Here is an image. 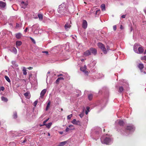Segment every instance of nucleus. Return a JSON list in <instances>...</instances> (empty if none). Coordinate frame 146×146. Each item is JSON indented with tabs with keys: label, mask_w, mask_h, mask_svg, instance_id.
Returning a JSON list of instances; mask_svg holds the SVG:
<instances>
[{
	"label": "nucleus",
	"mask_w": 146,
	"mask_h": 146,
	"mask_svg": "<svg viewBox=\"0 0 146 146\" xmlns=\"http://www.w3.org/2000/svg\"><path fill=\"white\" fill-rule=\"evenodd\" d=\"M58 12L62 15H66V14H65L67 12V9L66 7L65 4L63 3L60 5L59 6V8L58 10Z\"/></svg>",
	"instance_id": "nucleus-1"
},
{
	"label": "nucleus",
	"mask_w": 146,
	"mask_h": 146,
	"mask_svg": "<svg viewBox=\"0 0 146 146\" xmlns=\"http://www.w3.org/2000/svg\"><path fill=\"white\" fill-rule=\"evenodd\" d=\"M139 45L137 44H135L134 46V51L137 53L139 54H141L142 53L143 51L144 50L142 46L138 47Z\"/></svg>",
	"instance_id": "nucleus-2"
},
{
	"label": "nucleus",
	"mask_w": 146,
	"mask_h": 146,
	"mask_svg": "<svg viewBox=\"0 0 146 146\" xmlns=\"http://www.w3.org/2000/svg\"><path fill=\"white\" fill-rule=\"evenodd\" d=\"M101 141L102 143L106 144H110L112 141V139L110 137H106L104 139L102 137L101 138Z\"/></svg>",
	"instance_id": "nucleus-3"
},
{
	"label": "nucleus",
	"mask_w": 146,
	"mask_h": 146,
	"mask_svg": "<svg viewBox=\"0 0 146 146\" xmlns=\"http://www.w3.org/2000/svg\"><path fill=\"white\" fill-rule=\"evenodd\" d=\"M32 31L35 34H37L38 32V30H40V29L39 28V25L36 24L33 25L31 27Z\"/></svg>",
	"instance_id": "nucleus-4"
},
{
	"label": "nucleus",
	"mask_w": 146,
	"mask_h": 146,
	"mask_svg": "<svg viewBox=\"0 0 146 146\" xmlns=\"http://www.w3.org/2000/svg\"><path fill=\"white\" fill-rule=\"evenodd\" d=\"M98 46L103 51L104 54H106L107 53L106 49L103 44L99 42L98 43Z\"/></svg>",
	"instance_id": "nucleus-5"
},
{
	"label": "nucleus",
	"mask_w": 146,
	"mask_h": 146,
	"mask_svg": "<svg viewBox=\"0 0 146 146\" xmlns=\"http://www.w3.org/2000/svg\"><path fill=\"white\" fill-rule=\"evenodd\" d=\"M6 3L2 1H0V9L3 10L5 8Z\"/></svg>",
	"instance_id": "nucleus-6"
},
{
	"label": "nucleus",
	"mask_w": 146,
	"mask_h": 146,
	"mask_svg": "<svg viewBox=\"0 0 146 146\" xmlns=\"http://www.w3.org/2000/svg\"><path fill=\"white\" fill-rule=\"evenodd\" d=\"M127 129L130 131H133L135 130V127L133 125H128L127 127Z\"/></svg>",
	"instance_id": "nucleus-7"
},
{
	"label": "nucleus",
	"mask_w": 146,
	"mask_h": 146,
	"mask_svg": "<svg viewBox=\"0 0 146 146\" xmlns=\"http://www.w3.org/2000/svg\"><path fill=\"white\" fill-rule=\"evenodd\" d=\"M86 66H84V67H81L80 68V70L84 72V74L86 75H88V72L87 71H86Z\"/></svg>",
	"instance_id": "nucleus-8"
},
{
	"label": "nucleus",
	"mask_w": 146,
	"mask_h": 146,
	"mask_svg": "<svg viewBox=\"0 0 146 146\" xmlns=\"http://www.w3.org/2000/svg\"><path fill=\"white\" fill-rule=\"evenodd\" d=\"M71 123L74 125H79L80 124V122L79 120L77 121L76 119H74L72 121Z\"/></svg>",
	"instance_id": "nucleus-9"
},
{
	"label": "nucleus",
	"mask_w": 146,
	"mask_h": 146,
	"mask_svg": "<svg viewBox=\"0 0 146 146\" xmlns=\"http://www.w3.org/2000/svg\"><path fill=\"white\" fill-rule=\"evenodd\" d=\"M117 123H118V124L120 126H123L124 124V122L123 121L120 120H117L115 122V124H116Z\"/></svg>",
	"instance_id": "nucleus-10"
},
{
	"label": "nucleus",
	"mask_w": 146,
	"mask_h": 146,
	"mask_svg": "<svg viewBox=\"0 0 146 146\" xmlns=\"http://www.w3.org/2000/svg\"><path fill=\"white\" fill-rule=\"evenodd\" d=\"M82 27L84 29H86L87 27V23L86 21L85 20H83L82 24Z\"/></svg>",
	"instance_id": "nucleus-11"
},
{
	"label": "nucleus",
	"mask_w": 146,
	"mask_h": 146,
	"mask_svg": "<svg viewBox=\"0 0 146 146\" xmlns=\"http://www.w3.org/2000/svg\"><path fill=\"white\" fill-rule=\"evenodd\" d=\"M46 92V89H44L42 90L40 94V97L42 98L45 94Z\"/></svg>",
	"instance_id": "nucleus-12"
},
{
	"label": "nucleus",
	"mask_w": 146,
	"mask_h": 146,
	"mask_svg": "<svg viewBox=\"0 0 146 146\" xmlns=\"http://www.w3.org/2000/svg\"><path fill=\"white\" fill-rule=\"evenodd\" d=\"M27 5V3H25L23 1H22L21 3V7L23 9H25Z\"/></svg>",
	"instance_id": "nucleus-13"
},
{
	"label": "nucleus",
	"mask_w": 146,
	"mask_h": 146,
	"mask_svg": "<svg viewBox=\"0 0 146 146\" xmlns=\"http://www.w3.org/2000/svg\"><path fill=\"white\" fill-rule=\"evenodd\" d=\"M70 23H67L65 25L64 27L66 30H67L68 29L70 28L71 26L70 24Z\"/></svg>",
	"instance_id": "nucleus-14"
},
{
	"label": "nucleus",
	"mask_w": 146,
	"mask_h": 146,
	"mask_svg": "<svg viewBox=\"0 0 146 146\" xmlns=\"http://www.w3.org/2000/svg\"><path fill=\"white\" fill-rule=\"evenodd\" d=\"M138 68H139L141 72H142V70L144 68L143 64L141 63L139 64L138 66Z\"/></svg>",
	"instance_id": "nucleus-15"
},
{
	"label": "nucleus",
	"mask_w": 146,
	"mask_h": 146,
	"mask_svg": "<svg viewBox=\"0 0 146 146\" xmlns=\"http://www.w3.org/2000/svg\"><path fill=\"white\" fill-rule=\"evenodd\" d=\"M91 52L89 50H87L84 52V55L85 56H87L90 54Z\"/></svg>",
	"instance_id": "nucleus-16"
},
{
	"label": "nucleus",
	"mask_w": 146,
	"mask_h": 146,
	"mask_svg": "<svg viewBox=\"0 0 146 146\" xmlns=\"http://www.w3.org/2000/svg\"><path fill=\"white\" fill-rule=\"evenodd\" d=\"M97 53V50L96 49L92 48V53L95 55Z\"/></svg>",
	"instance_id": "nucleus-17"
},
{
	"label": "nucleus",
	"mask_w": 146,
	"mask_h": 146,
	"mask_svg": "<svg viewBox=\"0 0 146 146\" xmlns=\"http://www.w3.org/2000/svg\"><path fill=\"white\" fill-rule=\"evenodd\" d=\"M21 34L20 33H17L16 34V37L18 39H19L21 38Z\"/></svg>",
	"instance_id": "nucleus-18"
},
{
	"label": "nucleus",
	"mask_w": 146,
	"mask_h": 146,
	"mask_svg": "<svg viewBox=\"0 0 146 146\" xmlns=\"http://www.w3.org/2000/svg\"><path fill=\"white\" fill-rule=\"evenodd\" d=\"M16 45L17 47V46H20L22 44V42L20 41H17L16 42Z\"/></svg>",
	"instance_id": "nucleus-19"
},
{
	"label": "nucleus",
	"mask_w": 146,
	"mask_h": 146,
	"mask_svg": "<svg viewBox=\"0 0 146 146\" xmlns=\"http://www.w3.org/2000/svg\"><path fill=\"white\" fill-rule=\"evenodd\" d=\"M1 100L5 102H7L8 101L7 99L3 96H2L1 98Z\"/></svg>",
	"instance_id": "nucleus-20"
},
{
	"label": "nucleus",
	"mask_w": 146,
	"mask_h": 146,
	"mask_svg": "<svg viewBox=\"0 0 146 146\" xmlns=\"http://www.w3.org/2000/svg\"><path fill=\"white\" fill-rule=\"evenodd\" d=\"M67 143V141H64L61 142L58 146H63Z\"/></svg>",
	"instance_id": "nucleus-21"
},
{
	"label": "nucleus",
	"mask_w": 146,
	"mask_h": 146,
	"mask_svg": "<svg viewBox=\"0 0 146 146\" xmlns=\"http://www.w3.org/2000/svg\"><path fill=\"white\" fill-rule=\"evenodd\" d=\"M101 8L102 10L103 11L105 9V5L104 4H102L101 6Z\"/></svg>",
	"instance_id": "nucleus-22"
},
{
	"label": "nucleus",
	"mask_w": 146,
	"mask_h": 146,
	"mask_svg": "<svg viewBox=\"0 0 146 146\" xmlns=\"http://www.w3.org/2000/svg\"><path fill=\"white\" fill-rule=\"evenodd\" d=\"M22 70L23 71V74L24 75H26L27 74V72L26 68L25 67H23Z\"/></svg>",
	"instance_id": "nucleus-23"
},
{
	"label": "nucleus",
	"mask_w": 146,
	"mask_h": 146,
	"mask_svg": "<svg viewBox=\"0 0 146 146\" xmlns=\"http://www.w3.org/2000/svg\"><path fill=\"white\" fill-rule=\"evenodd\" d=\"M74 129H75L74 127H73V128L71 129V128H69V127H67L65 131L66 132H68L71 130H74Z\"/></svg>",
	"instance_id": "nucleus-24"
},
{
	"label": "nucleus",
	"mask_w": 146,
	"mask_h": 146,
	"mask_svg": "<svg viewBox=\"0 0 146 146\" xmlns=\"http://www.w3.org/2000/svg\"><path fill=\"white\" fill-rule=\"evenodd\" d=\"M52 124V123L51 122H50L48 124H46L45 125L46 126V127L48 128H49L51 126V125Z\"/></svg>",
	"instance_id": "nucleus-25"
},
{
	"label": "nucleus",
	"mask_w": 146,
	"mask_h": 146,
	"mask_svg": "<svg viewBox=\"0 0 146 146\" xmlns=\"http://www.w3.org/2000/svg\"><path fill=\"white\" fill-rule=\"evenodd\" d=\"M38 15L39 19L40 20H42L43 19V17L42 14H38Z\"/></svg>",
	"instance_id": "nucleus-26"
},
{
	"label": "nucleus",
	"mask_w": 146,
	"mask_h": 146,
	"mask_svg": "<svg viewBox=\"0 0 146 146\" xmlns=\"http://www.w3.org/2000/svg\"><path fill=\"white\" fill-rule=\"evenodd\" d=\"M86 111L85 113L86 115H87L88 112L90 111V108L88 107H87L86 108Z\"/></svg>",
	"instance_id": "nucleus-27"
},
{
	"label": "nucleus",
	"mask_w": 146,
	"mask_h": 146,
	"mask_svg": "<svg viewBox=\"0 0 146 146\" xmlns=\"http://www.w3.org/2000/svg\"><path fill=\"white\" fill-rule=\"evenodd\" d=\"M12 52L14 53L15 54H16L17 53V50L16 48L15 47H14L12 49Z\"/></svg>",
	"instance_id": "nucleus-28"
},
{
	"label": "nucleus",
	"mask_w": 146,
	"mask_h": 146,
	"mask_svg": "<svg viewBox=\"0 0 146 146\" xmlns=\"http://www.w3.org/2000/svg\"><path fill=\"white\" fill-rule=\"evenodd\" d=\"M100 13V9H97L96 10L95 12V14L96 15H99Z\"/></svg>",
	"instance_id": "nucleus-29"
},
{
	"label": "nucleus",
	"mask_w": 146,
	"mask_h": 146,
	"mask_svg": "<svg viewBox=\"0 0 146 146\" xmlns=\"http://www.w3.org/2000/svg\"><path fill=\"white\" fill-rule=\"evenodd\" d=\"M123 88L122 87H120L119 88V92H122L123 91Z\"/></svg>",
	"instance_id": "nucleus-30"
},
{
	"label": "nucleus",
	"mask_w": 146,
	"mask_h": 146,
	"mask_svg": "<svg viewBox=\"0 0 146 146\" xmlns=\"http://www.w3.org/2000/svg\"><path fill=\"white\" fill-rule=\"evenodd\" d=\"M5 79L7 80V81L8 82H11L9 78L7 76H5Z\"/></svg>",
	"instance_id": "nucleus-31"
},
{
	"label": "nucleus",
	"mask_w": 146,
	"mask_h": 146,
	"mask_svg": "<svg viewBox=\"0 0 146 146\" xmlns=\"http://www.w3.org/2000/svg\"><path fill=\"white\" fill-rule=\"evenodd\" d=\"M100 74L99 73L97 74L96 76H95V78H101V77L100 76Z\"/></svg>",
	"instance_id": "nucleus-32"
},
{
	"label": "nucleus",
	"mask_w": 146,
	"mask_h": 146,
	"mask_svg": "<svg viewBox=\"0 0 146 146\" xmlns=\"http://www.w3.org/2000/svg\"><path fill=\"white\" fill-rule=\"evenodd\" d=\"M13 117L15 119L17 117V113L16 112H15L14 113Z\"/></svg>",
	"instance_id": "nucleus-33"
},
{
	"label": "nucleus",
	"mask_w": 146,
	"mask_h": 146,
	"mask_svg": "<svg viewBox=\"0 0 146 146\" xmlns=\"http://www.w3.org/2000/svg\"><path fill=\"white\" fill-rule=\"evenodd\" d=\"M29 94V93L27 92L25 93L24 95L26 98H29V97H28Z\"/></svg>",
	"instance_id": "nucleus-34"
},
{
	"label": "nucleus",
	"mask_w": 146,
	"mask_h": 146,
	"mask_svg": "<svg viewBox=\"0 0 146 146\" xmlns=\"http://www.w3.org/2000/svg\"><path fill=\"white\" fill-rule=\"evenodd\" d=\"M72 114H71L68 115L67 116V119L68 120H70L71 119V118L72 117Z\"/></svg>",
	"instance_id": "nucleus-35"
},
{
	"label": "nucleus",
	"mask_w": 146,
	"mask_h": 146,
	"mask_svg": "<svg viewBox=\"0 0 146 146\" xmlns=\"http://www.w3.org/2000/svg\"><path fill=\"white\" fill-rule=\"evenodd\" d=\"M21 23H20V24L17 23V25H16V28H18L20 27H21Z\"/></svg>",
	"instance_id": "nucleus-36"
},
{
	"label": "nucleus",
	"mask_w": 146,
	"mask_h": 146,
	"mask_svg": "<svg viewBox=\"0 0 146 146\" xmlns=\"http://www.w3.org/2000/svg\"><path fill=\"white\" fill-rule=\"evenodd\" d=\"M141 72L143 73L144 74H146V68H144L143 70H142Z\"/></svg>",
	"instance_id": "nucleus-37"
},
{
	"label": "nucleus",
	"mask_w": 146,
	"mask_h": 146,
	"mask_svg": "<svg viewBox=\"0 0 146 146\" xmlns=\"http://www.w3.org/2000/svg\"><path fill=\"white\" fill-rule=\"evenodd\" d=\"M49 119L48 118L43 121V125H45L46 124V123L48 121V120H49Z\"/></svg>",
	"instance_id": "nucleus-38"
},
{
	"label": "nucleus",
	"mask_w": 146,
	"mask_h": 146,
	"mask_svg": "<svg viewBox=\"0 0 146 146\" xmlns=\"http://www.w3.org/2000/svg\"><path fill=\"white\" fill-rule=\"evenodd\" d=\"M38 101L37 100L35 101L33 103V105L35 107L37 105Z\"/></svg>",
	"instance_id": "nucleus-39"
},
{
	"label": "nucleus",
	"mask_w": 146,
	"mask_h": 146,
	"mask_svg": "<svg viewBox=\"0 0 146 146\" xmlns=\"http://www.w3.org/2000/svg\"><path fill=\"white\" fill-rule=\"evenodd\" d=\"M113 29L114 31H115L117 29V27L116 25H114L113 27Z\"/></svg>",
	"instance_id": "nucleus-40"
},
{
	"label": "nucleus",
	"mask_w": 146,
	"mask_h": 146,
	"mask_svg": "<svg viewBox=\"0 0 146 146\" xmlns=\"http://www.w3.org/2000/svg\"><path fill=\"white\" fill-rule=\"evenodd\" d=\"M68 127L70 128H73V127H74V125H69L68 126Z\"/></svg>",
	"instance_id": "nucleus-41"
},
{
	"label": "nucleus",
	"mask_w": 146,
	"mask_h": 146,
	"mask_svg": "<svg viewBox=\"0 0 146 146\" xmlns=\"http://www.w3.org/2000/svg\"><path fill=\"white\" fill-rule=\"evenodd\" d=\"M84 116V113H82L79 115V116L80 117L82 118Z\"/></svg>",
	"instance_id": "nucleus-42"
},
{
	"label": "nucleus",
	"mask_w": 146,
	"mask_h": 146,
	"mask_svg": "<svg viewBox=\"0 0 146 146\" xmlns=\"http://www.w3.org/2000/svg\"><path fill=\"white\" fill-rule=\"evenodd\" d=\"M50 102H49L48 103L47 106H46L47 108H48L50 106Z\"/></svg>",
	"instance_id": "nucleus-43"
},
{
	"label": "nucleus",
	"mask_w": 146,
	"mask_h": 146,
	"mask_svg": "<svg viewBox=\"0 0 146 146\" xmlns=\"http://www.w3.org/2000/svg\"><path fill=\"white\" fill-rule=\"evenodd\" d=\"M0 88L1 90L2 91H3L5 89V88L3 86H2L0 87Z\"/></svg>",
	"instance_id": "nucleus-44"
},
{
	"label": "nucleus",
	"mask_w": 146,
	"mask_h": 146,
	"mask_svg": "<svg viewBox=\"0 0 146 146\" xmlns=\"http://www.w3.org/2000/svg\"><path fill=\"white\" fill-rule=\"evenodd\" d=\"M88 98L89 100H91V95H89L88 96Z\"/></svg>",
	"instance_id": "nucleus-45"
},
{
	"label": "nucleus",
	"mask_w": 146,
	"mask_h": 146,
	"mask_svg": "<svg viewBox=\"0 0 146 146\" xmlns=\"http://www.w3.org/2000/svg\"><path fill=\"white\" fill-rule=\"evenodd\" d=\"M58 79L59 80H64V78L63 77H60L58 78Z\"/></svg>",
	"instance_id": "nucleus-46"
},
{
	"label": "nucleus",
	"mask_w": 146,
	"mask_h": 146,
	"mask_svg": "<svg viewBox=\"0 0 146 146\" xmlns=\"http://www.w3.org/2000/svg\"><path fill=\"white\" fill-rule=\"evenodd\" d=\"M142 59L143 60H146V56H144L142 58Z\"/></svg>",
	"instance_id": "nucleus-47"
},
{
	"label": "nucleus",
	"mask_w": 146,
	"mask_h": 146,
	"mask_svg": "<svg viewBox=\"0 0 146 146\" xmlns=\"http://www.w3.org/2000/svg\"><path fill=\"white\" fill-rule=\"evenodd\" d=\"M42 52L44 53H45L46 54H48V52L46 51H43Z\"/></svg>",
	"instance_id": "nucleus-48"
},
{
	"label": "nucleus",
	"mask_w": 146,
	"mask_h": 146,
	"mask_svg": "<svg viewBox=\"0 0 146 146\" xmlns=\"http://www.w3.org/2000/svg\"><path fill=\"white\" fill-rule=\"evenodd\" d=\"M57 76H63V75L62 74H60L57 75Z\"/></svg>",
	"instance_id": "nucleus-49"
},
{
	"label": "nucleus",
	"mask_w": 146,
	"mask_h": 146,
	"mask_svg": "<svg viewBox=\"0 0 146 146\" xmlns=\"http://www.w3.org/2000/svg\"><path fill=\"white\" fill-rule=\"evenodd\" d=\"M60 80H59L58 79V78L56 80V83H58L59 82Z\"/></svg>",
	"instance_id": "nucleus-50"
},
{
	"label": "nucleus",
	"mask_w": 146,
	"mask_h": 146,
	"mask_svg": "<svg viewBox=\"0 0 146 146\" xmlns=\"http://www.w3.org/2000/svg\"><path fill=\"white\" fill-rule=\"evenodd\" d=\"M33 68L32 67H29L28 68H27L29 70H31L33 69Z\"/></svg>",
	"instance_id": "nucleus-51"
},
{
	"label": "nucleus",
	"mask_w": 146,
	"mask_h": 146,
	"mask_svg": "<svg viewBox=\"0 0 146 146\" xmlns=\"http://www.w3.org/2000/svg\"><path fill=\"white\" fill-rule=\"evenodd\" d=\"M28 27H27L25 29V30H24V31L25 32H27V30H28Z\"/></svg>",
	"instance_id": "nucleus-52"
},
{
	"label": "nucleus",
	"mask_w": 146,
	"mask_h": 146,
	"mask_svg": "<svg viewBox=\"0 0 146 146\" xmlns=\"http://www.w3.org/2000/svg\"><path fill=\"white\" fill-rule=\"evenodd\" d=\"M30 38L32 40L33 42L34 43H35V42L34 39H33L32 38L30 37Z\"/></svg>",
	"instance_id": "nucleus-53"
},
{
	"label": "nucleus",
	"mask_w": 146,
	"mask_h": 146,
	"mask_svg": "<svg viewBox=\"0 0 146 146\" xmlns=\"http://www.w3.org/2000/svg\"><path fill=\"white\" fill-rule=\"evenodd\" d=\"M125 15H123L121 16V17L123 18H125Z\"/></svg>",
	"instance_id": "nucleus-54"
},
{
	"label": "nucleus",
	"mask_w": 146,
	"mask_h": 146,
	"mask_svg": "<svg viewBox=\"0 0 146 146\" xmlns=\"http://www.w3.org/2000/svg\"><path fill=\"white\" fill-rule=\"evenodd\" d=\"M12 63L13 65H15V62L14 61H13L12 62Z\"/></svg>",
	"instance_id": "nucleus-55"
},
{
	"label": "nucleus",
	"mask_w": 146,
	"mask_h": 146,
	"mask_svg": "<svg viewBox=\"0 0 146 146\" xmlns=\"http://www.w3.org/2000/svg\"><path fill=\"white\" fill-rule=\"evenodd\" d=\"M59 133L60 134H62L63 133V132L62 131H59Z\"/></svg>",
	"instance_id": "nucleus-56"
},
{
	"label": "nucleus",
	"mask_w": 146,
	"mask_h": 146,
	"mask_svg": "<svg viewBox=\"0 0 146 146\" xmlns=\"http://www.w3.org/2000/svg\"><path fill=\"white\" fill-rule=\"evenodd\" d=\"M120 28L121 29H123V27L122 25H121L120 26Z\"/></svg>",
	"instance_id": "nucleus-57"
},
{
	"label": "nucleus",
	"mask_w": 146,
	"mask_h": 146,
	"mask_svg": "<svg viewBox=\"0 0 146 146\" xmlns=\"http://www.w3.org/2000/svg\"><path fill=\"white\" fill-rule=\"evenodd\" d=\"M26 139H25V140H24L23 141V142L22 143H24L26 141Z\"/></svg>",
	"instance_id": "nucleus-58"
},
{
	"label": "nucleus",
	"mask_w": 146,
	"mask_h": 146,
	"mask_svg": "<svg viewBox=\"0 0 146 146\" xmlns=\"http://www.w3.org/2000/svg\"><path fill=\"white\" fill-rule=\"evenodd\" d=\"M93 63H94V66L96 64V61L93 62Z\"/></svg>",
	"instance_id": "nucleus-59"
},
{
	"label": "nucleus",
	"mask_w": 146,
	"mask_h": 146,
	"mask_svg": "<svg viewBox=\"0 0 146 146\" xmlns=\"http://www.w3.org/2000/svg\"><path fill=\"white\" fill-rule=\"evenodd\" d=\"M133 30V28H132V27H131V28H130V30H131V31H132Z\"/></svg>",
	"instance_id": "nucleus-60"
},
{
	"label": "nucleus",
	"mask_w": 146,
	"mask_h": 146,
	"mask_svg": "<svg viewBox=\"0 0 146 146\" xmlns=\"http://www.w3.org/2000/svg\"><path fill=\"white\" fill-rule=\"evenodd\" d=\"M87 91H85V92H84V93H85V94H86V93H87Z\"/></svg>",
	"instance_id": "nucleus-61"
},
{
	"label": "nucleus",
	"mask_w": 146,
	"mask_h": 146,
	"mask_svg": "<svg viewBox=\"0 0 146 146\" xmlns=\"http://www.w3.org/2000/svg\"><path fill=\"white\" fill-rule=\"evenodd\" d=\"M144 54H146V49L145 51Z\"/></svg>",
	"instance_id": "nucleus-62"
},
{
	"label": "nucleus",
	"mask_w": 146,
	"mask_h": 146,
	"mask_svg": "<svg viewBox=\"0 0 146 146\" xmlns=\"http://www.w3.org/2000/svg\"><path fill=\"white\" fill-rule=\"evenodd\" d=\"M48 135L50 136V134L49 133H48Z\"/></svg>",
	"instance_id": "nucleus-63"
},
{
	"label": "nucleus",
	"mask_w": 146,
	"mask_h": 146,
	"mask_svg": "<svg viewBox=\"0 0 146 146\" xmlns=\"http://www.w3.org/2000/svg\"><path fill=\"white\" fill-rule=\"evenodd\" d=\"M84 60L83 59H82L81 60L82 61H84Z\"/></svg>",
	"instance_id": "nucleus-64"
}]
</instances>
